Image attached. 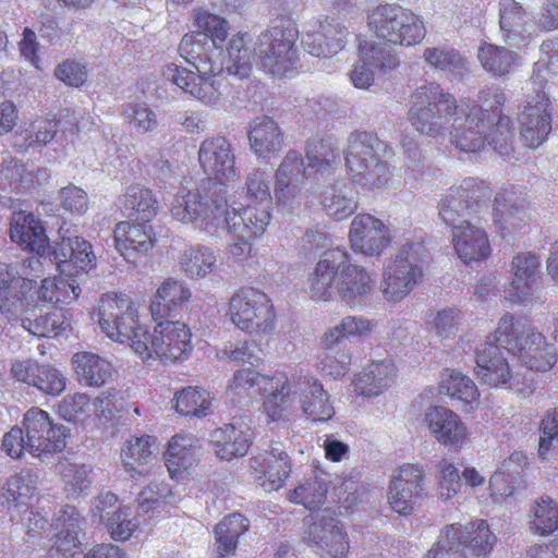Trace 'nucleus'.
Instances as JSON below:
<instances>
[{
	"instance_id": "nucleus-10",
	"label": "nucleus",
	"mask_w": 558,
	"mask_h": 558,
	"mask_svg": "<svg viewBox=\"0 0 558 558\" xmlns=\"http://www.w3.org/2000/svg\"><path fill=\"white\" fill-rule=\"evenodd\" d=\"M298 38L296 24L286 17L258 36L256 54L265 72L280 78L298 73Z\"/></svg>"
},
{
	"instance_id": "nucleus-40",
	"label": "nucleus",
	"mask_w": 558,
	"mask_h": 558,
	"mask_svg": "<svg viewBox=\"0 0 558 558\" xmlns=\"http://www.w3.org/2000/svg\"><path fill=\"white\" fill-rule=\"evenodd\" d=\"M375 286V279L362 266L344 263L339 271L337 295L348 305L361 304Z\"/></svg>"
},
{
	"instance_id": "nucleus-51",
	"label": "nucleus",
	"mask_w": 558,
	"mask_h": 558,
	"mask_svg": "<svg viewBox=\"0 0 558 558\" xmlns=\"http://www.w3.org/2000/svg\"><path fill=\"white\" fill-rule=\"evenodd\" d=\"M180 270L191 279L204 278L216 266L215 253L204 246L194 245L186 248L178 260Z\"/></svg>"
},
{
	"instance_id": "nucleus-1",
	"label": "nucleus",
	"mask_w": 558,
	"mask_h": 558,
	"mask_svg": "<svg viewBox=\"0 0 558 558\" xmlns=\"http://www.w3.org/2000/svg\"><path fill=\"white\" fill-rule=\"evenodd\" d=\"M97 311L101 331L114 341L129 342L143 362L177 365L187 361L193 353V332L186 323L158 319L149 330L140 324L135 303L128 294L104 293Z\"/></svg>"
},
{
	"instance_id": "nucleus-16",
	"label": "nucleus",
	"mask_w": 558,
	"mask_h": 558,
	"mask_svg": "<svg viewBox=\"0 0 558 558\" xmlns=\"http://www.w3.org/2000/svg\"><path fill=\"white\" fill-rule=\"evenodd\" d=\"M22 425L33 457H48L61 452L66 446L69 429L54 423L50 414L39 407H32L24 413Z\"/></svg>"
},
{
	"instance_id": "nucleus-58",
	"label": "nucleus",
	"mask_w": 558,
	"mask_h": 558,
	"mask_svg": "<svg viewBox=\"0 0 558 558\" xmlns=\"http://www.w3.org/2000/svg\"><path fill=\"white\" fill-rule=\"evenodd\" d=\"M327 493V484L318 477H312L289 490L288 499L293 504L304 506L310 511H314L325 504Z\"/></svg>"
},
{
	"instance_id": "nucleus-64",
	"label": "nucleus",
	"mask_w": 558,
	"mask_h": 558,
	"mask_svg": "<svg viewBox=\"0 0 558 558\" xmlns=\"http://www.w3.org/2000/svg\"><path fill=\"white\" fill-rule=\"evenodd\" d=\"M140 522L129 508H119L106 522V527L114 541L124 542L132 537Z\"/></svg>"
},
{
	"instance_id": "nucleus-20",
	"label": "nucleus",
	"mask_w": 558,
	"mask_h": 558,
	"mask_svg": "<svg viewBox=\"0 0 558 558\" xmlns=\"http://www.w3.org/2000/svg\"><path fill=\"white\" fill-rule=\"evenodd\" d=\"M531 205L525 187L500 189L494 199L493 218L500 235L519 232L529 226Z\"/></svg>"
},
{
	"instance_id": "nucleus-21",
	"label": "nucleus",
	"mask_w": 558,
	"mask_h": 558,
	"mask_svg": "<svg viewBox=\"0 0 558 558\" xmlns=\"http://www.w3.org/2000/svg\"><path fill=\"white\" fill-rule=\"evenodd\" d=\"M243 190L246 205L239 209L233 208L230 213L259 222V228L268 226L271 220L272 205L269 174L262 169H254L247 174Z\"/></svg>"
},
{
	"instance_id": "nucleus-54",
	"label": "nucleus",
	"mask_w": 558,
	"mask_h": 558,
	"mask_svg": "<svg viewBox=\"0 0 558 558\" xmlns=\"http://www.w3.org/2000/svg\"><path fill=\"white\" fill-rule=\"evenodd\" d=\"M194 24L198 28L197 33L201 36L209 39L214 48L222 52V45L229 35V22L217 14L210 13L206 10L196 9L194 11Z\"/></svg>"
},
{
	"instance_id": "nucleus-28",
	"label": "nucleus",
	"mask_w": 558,
	"mask_h": 558,
	"mask_svg": "<svg viewBox=\"0 0 558 558\" xmlns=\"http://www.w3.org/2000/svg\"><path fill=\"white\" fill-rule=\"evenodd\" d=\"M347 36L348 31L344 26L326 17L310 24L302 43L310 54L330 58L344 48Z\"/></svg>"
},
{
	"instance_id": "nucleus-14",
	"label": "nucleus",
	"mask_w": 558,
	"mask_h": 558,
	"mask_svg": "<svg viewBox=\"0 0 558 558\" xmlns=\"http://www.w3.org/2000/svg\"><path fill=\"white\" fill-rule=\"evenodd\" d=\"M426 257L427 250L422 243H409L399 250L385 269L383 294L387 301H401L422 282Z\"/></svg>"
},
{
	"instance_id": "nucleus-19",
	"label": "nucleus",
	"mask_w": 558,
	"mask_h": 558,
	"mask_svg": "<svg viewBox=\"0 0 558 558\" xmlns=\"http://www.w3.org/2000/svg\"><path fill=\"white\" fill-rule=\"evenodd\" d=\"M303 538L322 558L348 557L350 549L348 534L340 521L330 514L329 509L311 518Z\"/></svg>"
},
{
	"instance_id": "nucleus-23",
	"label": "nucleus",
	"mask_w": 558,
	"mask_h": 558,
	"mask_svg": "<svg viewBox=\"0 0 558 558\" xmlns=\"http://www.w3.org/2000/svg\"><path fill=\"white\" fill-rule=\"evenodd\" d=\"M348 254L341 248L326 251L307 278L306 292L317 302H328L338 291L339 271L348 262Z\"/></svg>"
},
{
	"instance_id": "nucleus-52",
	"label": "nucleus",
	"mask_w": 558,
	"mask_h": 558,
	"mask_svg": "<svg viewBox=\"0 0 558 558\" xmlns=\"http://www.w3.org/2000/svg\"><path fill=\"white\" fill-rule=\"evenodd\" d=\"M372 320L361 316H347L339 325L327 329L322 336L320 343L324 349H332L343 339L364 337L373 330Z\"/></svg>"
},
{
	"instance_id": "nucleus-62",
	"label": "nucleus",
	"mask_w": 558,
	"mask_h": 558,
	"mask_svg": "<svg viewBox=\"0 0 558 558\" xmlns=\"http://www.w3.org/2000/svg\"><path fill=\"white\" fill-rule=\"evenodd\" d=\"M92 401L87 393L76 392L64 397L57 407L60 417L72 423H83L90 416Z\"/></svg>"
},
{
	"instance_id": "nucleus-43",
	"label": "nucleus",
	"mask_w": 558,
	"mask_h": 558,
	"mask_svg": "<svg viewBox=\"0 0 558 558\" xmlns=\"http://www.w3.org/2000/svg\"><path fill=\"white\" fill-rule=\"evenodd\" d=\"M397 377V367L391 359L372 362L353 380L354 391L363 397L378 396Z\"/></svg>"
},
{
	"instance_id": "nucleus-9",
	"label": "nucleus",
	"mask_w": 558,
	"mask_h": 558,
	"mask_svg": "<svg viewBox=\"0 0 558 558\" xmlns=\"http://www.w3.org/2000/svg\"><path fill=\"white\" fill-rule=\"evenodd\" d=\"M367 26L377 39L395 46H416L426 36L423 17L397 3L378 4L369 10Z\"/></svg>"
},
{
	"instance_id": "nucleus-30",
	"label": "nucleus",
	"mask_w": 558,
	"mask_h": 558,
	"mask_svg": "<svg viewBox=\"0 0 558 558\" xmlns=\"http://www.w3.org/2000/svg\"><path fill=\"white\" fill-rule=\"evenodd\" d=\"M10 238L23 251L46 256L50 250V240L43 221L33 213L14 211L10 222Z\"/></svg>"
},
{
	"instance_id": "nucleus-36",
	"label": "nucleus",
	"mask_w": 558,
	"mask_h": 558,
	"mask_svg": "<svg viewBox=\"0 0 558 558\" xmlns=\"http://www.w3.org/2000/svg\"><path fill=\"white\" fill-rule=\"evenodd\" d=\"M499 27L505 41L517 48L526 47L532 40L529 32L530 13L522 3L515 0H500Z\"/></svg>"
},
{
	"instance_id": "nucleus-41",
	"label": "nucleus",
	"mask_w": 558,
	"mask_h": 558,
	"mask_svg": "<svg viewBox=\"0 0 558 558\" xmlns=\"http://www.w3.org/2000/svg\"><path fill=\"white\" fill-rule=\"evenodd\" d=\"M120 209L128 218L151 222L158 215L159 202L153 190L135 183L120 198Z\"/></svg>"
},
{
	"instance_id": "nucleus-26",
	"label": "nucleus",
	"mask_w": 558,
	"mask_h": 558,
	"mask_svg": "<svg viewBox=\"0 0 558 558\" xmlns=\"http://www.w3.org/2000/svg\"><path fill=\"white\" fill-rule=\"evenodd\" d=\"M117 251L129 262L146 256L156 245L157 236L150 222L129 218L113 229Z\"/></svg>"
},
{
	"instance_id": "nucleus-61",
	"label": "nucleus",
	"mask_w": 558,
	"mask_h": 558,
	"mask_svg": "<svg viewBox=\"0 0 558 558\" xmlns=\"http://www.w3.org/2000/svg\"><path fill=\"white\" fill-rule=\"evenodd\" d=\"M125 123L138 134L154 131L158 125L155 111L144 102H129L123 108Z\"/></svg>"
},
{
	"instance_id": "nucleus-53",
	"label": "nucleus",
	"mask_w": 558,
	"mask_h": 558,
	"mask_svg": "<svg viewBox=\"0 0 558 558\" xmlns=\"http://www.w3.org/2000/svg\"><path fill=\"white\" fill-rule=\"evenodd\" d=\"M477 57L484 70L494 76L509 74L517 61L513 51L488 43L480 47Z\"/></svg>"
},
{
	"instance_id": "nucleus-46",
	"label": "nucleus",
	"mask_w": 558,
	"mask_h": 558,
	"mask_svg": "<svg viewBox=\"0 0 558 558\" xmlns=\"http://www.w3.org/2000/svg\"><path fill=\"white\" fill-rule=\"evenodd\" d=\"M250 527V521L241 513L226 515L215 527L217 558L232 555L239 537Z\"/></svg>"
},
{
	"instance_id": "nucleus-18",
	"label": "nucleus",
	"mask_w": 558,
	"mask_h": 558,
	"mask_svg": "<svg viewBox=\"0 0 558 558\" xmlns=\"http://www.w3.org/2000/svg\"><path fill=\"white\" fill-rule=\"evenodd\" d=\"M425 471L418 464L404 463L397 468L388 485V504L400 515H411L427 496L424 487Z\"/></svg>"
},
{
	"instance_id": "nucleus-59",
	"label": "nucleus",
	"mask_w": 558,
	"mask_h": 558,
	"mask_svg": "<svg viewBox=\"0 0 558 558\" xmlns=\"http://www.w3.org/2000/svg\"><path fill=\"white\" fill-rule=\"evenodd\" d=\"M210 407L205 390L186 387L174 395V409L183 416H206Z\"/></svg>"
},
{
	"instance_id": "nucleus-49",
	"label": "nucleus",
	"mask_w": 558,
	"mask_h": 558,
	"mask_svg": "<svg viewBox=\"0 0 558 558\" xmlns=\"http://www.w3.org/2000/svg\"><path fill=\"white\" fill-rule=\"evenodd\" d=\"M81 292L73 278H65L62 274L53 278H45L39 288L36 287L35 306L41 303H70Z\"/></svg>"
},
{
	"instance_id": "nucleus-32",
	"label": "nucleus",
	"mask_w": 558,
	"mask_h": 558,
	"mask_svg": "<svg viewBox=\"0 0 558 558\" xmlns=\"http://www.w3.org/2000/svg\"><path fill=\"white\" fill-rule=\"evenodd\" d=\"M51 255L60 274L77 276L95 267L92 244L82 236L62 238L53 246Z\"/></svg>"
},
{
	"instance_id": "nucleus-47",
	"label": "nucleus",
	"mask_w": 558,
	"mask_h": 558,
	"mask_svg": "<svg viewBox=\"0 0 558 558\" xmlns=\"http://www.w3.org/2000/svg\"><path fill=\"white\" fill-rule=\"evenodd\" d=\"M439 391L474 408L480 403V391L475 383L461 372L446 368L440 378Z\"/></svg>"
},
{
	"instance_id": "nucleus-4",
	"label": "nucleus",
	"mask_w": 558,
	"mask_h": 558,
	"mask_svg": "<svg viewBox=\"0 0 558 558\" xmlns=\"http://www.w3.org/2000/svg\"><path fill=\"white\" fill-rule=\"evenodd\" d=\"M492 193L486 182L466 178L459 186L450 187L440 202L439 216L453 229V248L465 264L485 260L490 255L492 248L486 231L465 219L486 205Z\"/></svg>"
},
{
	"instance_id": "nucleus-27",
	"label": "nucleus",
	"mask_w": 558,
	"mask_h": 558,
	"mask_svg": "<svg viewBox=\"0 0 558 558\" xmlns=\"http://www.w3.org/2000/svg\"><path fill=\"white\" fill-rule=\"evenodd\" d=\"M424 421L430 434L440 445L460 450L470 439V432L465 423L456 412L446 407H430L425 413Z\"/></svg>"
},
{
	"instance_id": "nucleus-2",
	"label": "nucleus",
	"mask_w": 558,
	"mask_h": 558,
	"mask_svg": "<svg viewBox=\"0 0 558 558\" xmlns=\"http://www.w3.org/2000/svg\"><path fill=\"white\" fill-rule=\"evenodd\" d=\"M208 40L201 33H186L179 46V54L195 66L196 72L170 62L163 65L161 75L166 82L205 105L217 104L225 87L223 70L239 78H246L252 72V52L244 34H235L228 44L226 65L217 63L207 54Z\"/></svg>"
},
{
	"instance_id": "nucleus-11",
	"label": "nucleus",
	"mask_w": 558,
	"mask_h": 558,
	"mask_svg": "<svg viewBox=\"0 0 558 558\" xmlns=\"http://www.w3.org/2000/svg\"><path fill=\"white\" fill-rule=\"evenodd\" d=\"M229 387L236 395L265 396L263 409L271 422L288 418L292 410L291 384L283 372L267 376L253 368H241Z\"/></svg>"
},
{
	"instance_id": "nucleus-33",
	"label": "nucleus",
	"mask_w": 558,
	"mask_h": 558,
	"mask_svg": "<svg viewBox=\"0 0 558 558\" xmlns=\"http://www.w3.org/2000/svg\"><path fill=\"white\" fill-rule=\"evenodd\" d=\"M512 280L506 290L512 303L529 301L539 281V259L533 253H519L511 263Z\"/></svg>"
},
{
	"instance_id": "nucleus-42",
	"label": "nucleus",
	"mask_w": 558,
	"mask_h": 558,
	"mask_svg": "<svg viewBox=\"0 0 558 558\" xmlns=\"http://www.w3.org/2000/svg\"><path fill=\"white\" fill-rule=\"evenodd\" d=\"M71 363L78 384L87 387L104 386L114 372L109 361L88 351L76 352Z\"/></svg>"
},
{
	"instance_id": "nucleus-24",
	"label": "nucleus",
	"mask_w": 558,
	"mask_h": 558,
	"mask_svg": "<svg viewBox=\"0 0 558 558\" xmlns=\"http://www.w3.org/2000/svg\"><path fill=\"white\" fill-rule=\"evenodd\" d=\"M198 162L203 171L220 184L238 177L233 147L225 136L205 138L198 149Z\"/></svg>"
},
{
	"instance_id": "nucleus-15",
	"label": "nucleus",
	"mask_w": 558,
	"mask_h": 558,
	"mask_svg": "<svg viewBox=\"0 0 558 558\" xmlns=\"http://www.w3.org/2000/svg\"><path fill=\"white\" fill-rule=\"evenodd\" d=\"M170 213L181 222L190 223L201 220L205 228L219 227L230 213L226 198V191L221 189L210 196L203 195L197 189L181 190L173 198Z\"/></svg>"
},
{
	"instance_id": "nucleus-5",
	"label": "nucleus",
	"mask_w": 558,
	"mask_h": 558,
	"mask_svg": "<svg viewBox=\"0 0 558 558\" xmlns=\"http://www.w3.org/2000/svg\"><path fill=\"white\" fill-rule=\"evenodd\" d=\"M337 154L330 141L314 138L307 142L306 160L304 165L302 154L289 150L276 170L275 197L278 205L291 204L301 195L305 182L314 175L320 179H330L335 172Z\"/></svg>"
},
{
	"instance_id": "nucleus-56",
	"label": "nucleus",
	"mask_w": 558,
	"mask_h": 558,
	"mask_svg": "<svg viewBox=\"0 0 558 558\" xmlns=\"http://www.w3.org/2000/svg\"><path fill=\"white\" fill-rule=\"evenodd\" d=\"M22 326L35 337L57 338L70 327V324L64 311L56 307L50 313L35 319H23Z\"/></svg>"
},
{
	"instance_id": "nucleus-29",
	"label": "nucleus",
	"mask_w": 558,
	"mask_h": 558,
	"mask_svg": "<svg viewBox=\"0 0 558 558\" xmlns=\"http://www.w3.org/2000/svg\"><path fill=\"white\" fill-rule=\"evenodd\" d=\"M250 465L255 480L266 492H274L283 487L291 473L289 454L278 448L258 452L250 459Z\"/></svg>"
},
{
	"instance_id": "nucleus-17",
	"label": "nucleus",
	"mask_w": 558,
	"mask_h": 558,
	"mask_svg": "<svg viewBox=\"0 0 558 558\" xmlns=\"http://www.w3.org/2000/svg\"><path fill=\"white\" fill-rule=\"evenodd\" d=\"M533 85H538L541 89L533 88L535 95H529L525 104L518 112V123L520 140L530 148L539 147L551 132V111L550 100L544 92L542 83L533 78Z\"/></svg>"
},
{
	"instance_id": "nucleus-38",
	"label": "nucleus",
	"mask_w": 558,
	"mask_h": 558,
	"mask_svg": "<svg viewBox=\"0 0 558 558\" xmlns=\"http://www.w3.org/2000/svg\"><path fill=\"white\" fill-rule=\"evenodd\" d=\"M247 136L252 150L263 159L277 156L284 145V133L279 124L268 116L253 119Z\"/></svg>"
},
{
	"instance_id": "nucleus-48",
	"label": "nucleus",
	"mask_w": 558,
	"mask_h": 558,
	"mask_svg": "<svg viewBox=\"0 0 558 558\" xmlns=\"http://www.w3.org/2000/svg\"><path fill=\"white\" fill-rule=\"evenodd\" d=\"M156 439L149 435L133 437L121 448V462L124 469L132 475L144 474V466L154 458L153 447Z\"/></svg>"
},
{
	"instance_id": "nucleus-13",
	"label": "nucleus",
	"mask_w": 558,
	"mask_h": 558,
	"mask_svg": "<svg viewBox=\"0 0 558 558\" xmlns=\"http://www.w3.org/2000/svg\"><path fill=\"white\" fill-rule=\"evenodd\" d=\"M226 315L236 328L250 335H271L277 326L271 298L254 287L239 288L228 301Z\"/></svg>"
},
{
	"instance_id": "nucleus-12",
	"label": "nucleus",
	"mask_w": 558,
	"mask_h": 558,
	"mask_svg": "<svg viewBox=\"0 0 558 558\" xmlns=\"http://www.w3.org/2000/svg\"><path fill=\"white\" fill-rule=\"evenodd\" d=\"M486 520L446 525L425 558H486L496 544Z\"/></svg>"
},
{
	"instance_id": "nucleus-6",
	"label": "nucleus",
	"mask_w": 558,
	"mask_h": 558,
	"mask_svg": "<svg viewBox=\"0 0 558 558\" xmlns=\"http://www.w3.org/2000/svg\"><path fill=\"white\" fill-rule=\"evenodd\" d=\"M393 156L390 145L377 134L356 131L350 134L345 153L347 173L361 191L375 192L387 187L392 172L389 159Z\"/></svg>"
},
{
	"instance_id": "nucleus-60",
	"label": "nucleus",
	"mask_w": 558,
	"mask_h": 558,
	"mask_svg": "<svg viewBox=\"0 0 558 558\" xmlns=\"http://www.w3.org/2000/svg\"><path fill=\"white\" fill-rule=\"evenodd\" d=\"M535 534L549 535L558 530V505L549 497H541L535 501L530 521Z\"/></svg>"
},
{
	"instance_id": "nucleus-25",
	"label": "nucleus",
	"mask_w": 558,
	"mask_h": 558,
	"mask_svg": "<svg viewBox=\"0 0 558 558\" xmlns=\"http://www.w3.org/2000/svg\"><path fill=\"white\" fill-rule=\"evenodd\" d=\"M349 241L355 253L380 255L391 243L389 228L371 214H357L350 226Z\"/></svg>"
},
{
	"instance_id": "nucleus-31",
	"label": "nucleus",
	"mask_w": 558,
	"mask_h": 558,
	"mask_svg": "<svg viewBox=\"0 0 558 558\" xmlns=\"http://www.w3.org/2000/svg\"><path fill=\"white\" fill-rule=\"evenodd\" d=\"M36 281L15 275L7 267L0 272V312L13 316L34 307Z\"/></svg>"
},
{
	"instance_id": "nucleus-57",
	"label": "nucleus",
	"mask_w": 558,
	"mask_h": 558,
	"mask_svg": "<svg viewBox=\"0 0 558 558\" xmlns=\"http://www.w3.org/2000/svg\"><path fill=\"white\" fill-rule=\"evenodd\" d=\"M36 489L37 475L29 469H23L7 480L2 488V497L8 504L19 506L31 499Z\"/></svg>"
},
{
	"instance_id": "nucleus-37",
	"label": "nucleus",
	"mask_w": 558,
	"mask_h": 558,
	"mask_svg": "<svg viewBox=\"0 0 558 558\" xmlns=\"http://www.w3.org/2000/svg\"><path fill=\"white\" fill-rule=\"evenodd\" d=\"M199 440L193 434H175L167 445L165 461L170 476L183 478L197 462Z\"/></svg>"
},
{
	"instance_id": "nucleus-63",
	"label": "nucleus",
	"mask_w": 558,
	"mask_h": 558,
	"mask_svg": "<svg viewBox=\"0 0 558 558\" xmlns=\"http://www.w3.org/2000/svg\"><path fill=\"white\" fill-rule=\"evenodd\" d=\"M322 204L326 213L339 221L353 215L359 207L355 199L343 195L336 186L323 193Z\"/></svg>"
},
{
	"instance_id": "nucleus-55",
	"label": "nucleus",
	"mask_w": 558,
	"mask_h": 558,
	"mask_svg": "<svg viewBox=\"0 0 558 558\" xmlns=\"http://www.w3.org/2000/svg\"><path fill=\"white\" fill-rule=\"evenodd\" d=\"M423 60L429 66L440 71L460 75L469 71L468 60L451 47H428L423 52Z\"/></svg>"
},
{
	"instance_id": "nucleus-7",
	"label": "nucleus",
	"mask_w": 558,
	"mask_h": 558,
	"mask_svg": "<svg viewBox=\"0 0 558 558\" xmlns=\"http://www.w3.org/2000/svg\"><path fill=\"white\" fill-rule=\"evenodd\" d=\"M459 109L453 94L446 92L437 82H427L410 95L408 120L420 134L438 137L444 135Z\"/></svg>"
},
{
	"instance_id": "nucleus-50",
	"label": "nucleus",
	"mask_w": 558,
	"mask_h": 558,
	"mask_svg": "<svg viewBox=\"0 0 558 558\" xmlns=\"http://www.w3.org/2000/svg\"><path fill=\"white\" fill-rule=\"evenodd\" d=\"M36 177L24 163L14 157L4 159L0 165V190L7 193L22 194L35 186Z\"/></svg>"
},
{
	"instance_id": "nucleus-35",
	"label": "nucleus",
	"mask_w": 558,
	"mask_h": 558,
	"mask_svg": "<svg viewBox=\"0 0 558 558\" xmlns=\"http://www.w3.org/2000/svg\"><path fill=\"white\" fill-rule=\"evenodd\" d=\"M192 300V291L181 280L169 277L157 288L150 300L149 312L154 319L169 318L182 311Z\"/></svg>"
},
{
	"instance_id": "nucleus-3",
	"label": "nucleus",
	"mask_w": 558,
	"mask_h": 558,
	"mask_svg": "<svg viewBox=\"0 0 558 558\" xmlns=\"http://www.w3.org/2000/svg\"><path fill=\"white\" fill-rule=\"evenodd\" d=\"M501 349L531 371L547 372L557 363L556 350L546 342L542 332L535 331L527 317H514L506 313L495 331L487 336L483 347L476 351L475 375L482 384L502 387L511 385L514 379Z\"/></svg>"
},
{
	"instance_id": "nucleus-44",
	"label": "nucleus",
	"mask_w": 558,
	"mask_h": 558,
	"mask_svg": "<svg viewBox=\"0 0 558 558\" xmlns=\"http://www.w3.org/2000/svg\"><path fill=\"white\" fill-rule=\"evenodd\" d=\"M221 225L227 227L228 232L232 235L234 242L230 245V253L233 257L242 260L252 253V242L256 238L262 236L268 226H262L259 222L247 220L239 216V214L229 213Z\"/></svg>"
},
{
	"instance_id": "nucleus-8",
	"label": "nucleus",
	"mask_w": 558,
	"mask_h": 558,
	"mask_svg": "<svg viewBox=\"0 0 558 558\" xmlns=\"http://www.w3.org/2000/svg\"><path fill=\"white\" fill-rule=\"evenodd\" d=\"M507 96L504 88L493 85L481 89L473 100L462 101L461 107H466L468 121L477 128H487L493 143V149L508 156L513 151L514 128L509 116L504 114Z\"/></svg>"
},
{
	"instance_id": "nucleus-22",
	"label": "nucleus",
	"mask_w": 558,
	"mask_h": 558,
	"mask_svg": "<svg viewBox=\"0 0 558 558\" xmlns=\"http://www.w3.org/2000/svg\"><path fill=\"white\" fill-rule=\"evenodd\" d=\"M84 518L74 506L65 505L51 523L56 531L51 544H38L46 549L50 558H74L81 551L78 533L83 529Z\"/></svg>"
},
{
	"instance_id": "nucleus-34",
	"label": "nucleus",
	"mask_w": 558,
	"mask_h": 558,
	"mask_svg": "<svg viewBox=\"0 0 558 558\" xmlns=\"http://www.w3.org/2000/svg\"><path fill=\"white\" fill-rule=\"evenodd\" d=\"M300 393L303 413L313 422H328L335 415V408L322 383L312 376H300L294 383Z\"/></svg>"
},
{
	"instance_id": "nucleus-39",
	"label": "nucleus",
	"mask_w": 558,
	"mask_h": 558,
	"mask_svg": "<svg viewBox=\"0 0 558 558\" xmlns=\"http://www.w3.org/2000/svg\"><path fill=\"white\" fill-rule=\"evenodd\" d=\"M253 442V430L246 424H226L213 433L215 453L221 460L230 461L247 453Z\"/></svg>"
},
{
	"instance_id": "nucleus-45",
	"label": "nucleus",
	"mask_w": 558,
	"mask_h": 558,
	"mask_svg": "<svg viewBox=\"0 0 558 558\" xmlns=\"http://www.w3.org/2000/svg\"><path fill=\"white\" fill-rule=\"evenodd\" d=\"M468 116H456L452 120L450 142L461 151L481 153L487 145L493 147L487 128L476 126L468 121Z\"/></svg>"
}]
</instances>
